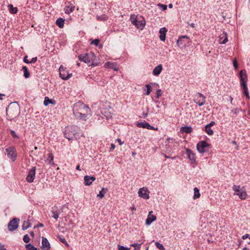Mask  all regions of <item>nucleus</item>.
Returning <instances> with one entry per match:
<instances>
[{"mask_svg":"<svg viewBox=\"0 0 250 250\" xmlns=\"http://www.w3.org/2000/svg\"><path fill=\"white\" fill-rule=\"evenodd\" d=\"M7 119L10 121L17 117L20 113V107L16 103H11L6 109Z\"/></svg>","mask_w":250,"mask_h":250,"instance_id":"obj_1","label":"nucleus"},{"mask_svg":"<svg viewBox=\"0 0 250 250\" xmlns=\"http://www.w3.org/2000/svg\"><path fill=\"white\" fill-rule=\"evenodd\" d=\"M80 61L88 64V65L98 66L99 63L96 62V57L94 53L90 52L78 56Z\"/></svg>","mask_w":250,"mask_h":250,"instance_id":"obj_2","label":"nucleus"},{"mask_svg":"<svg viewBox=\"0 0 250 250\" xmlns=\"http://www.w3.org/2000/svg\"><path fill=\"white\" fill-rule=\"evenodd\" d=\"M79 128L76 126H69L65 127L64 135L66 138L69 140L77 139L79 137Z\"/></svg>","mask_w":250,"mask_h":250,"instance_id":"obj_3","label":"nucleus"},{"mask_svg":"<svg viewBox=\"0 0 250 250\" xmlns=\"http://www.w3.org/2000/svg\"><path fill=\"white\" fill-rule=\"evenodd\" d=\"M239 77L240 79V85L243 89L244 94L246 95L247 98L249 99V93L247 85L248 77L245 70H242L240 72Z\"/></svg>","mask_w":250,"mask_h":250,"instance_id":"obj_4","label":"nucleus"},{"mask_svg":"<svg viewBox=\"0 0 250 250\" xmlns=\"http://www.w3.org/2000/svg\"><path fill=\"white\" fill-rule=\"evenodd\" d=\"M232 189L241 199L245 200L247 198V194L244 188H241L240 186L233 185Z\"/></svg>","mask_w":250,"mask_h":250,"instance_id":"obj_5","label":"nucleus"},{"mask_svg":"<svg viewBox=\"0 0 250 250\" xmlns=\"http://www.w3.org/2000/svg\"><path fill=\"white\" fill-rule=\"evenodd\" d=\"M138 193L140 197L144 199H148L149 198L150 191L147 187L140 188L138 190Z\"/></svg>","mask_w":250,"mask_h":250,"instance_id":"obj_6","label":"nucleus"},{"mask_svg":"<svg viewBox=\"0 0 250 250\" xmlns=\"http://www.w3.org/2000/svg\"><path fill=\"white\" fill-rule=\"evenodd\" d=\"M60 76L63 80H68L71 77L72 74L68 73L66 68L62 65L59 68Z\"/></svg>","mask_w":250,"mask_h":250,"instance_id":"obj_7","label":"nucleus"},{"mask_svg":"<svg viewBox=\"0 0 250 250\" xmlns=\"http://www.w3.org/2000/svg\"><path fill=\"white\" fill-rule=\"evenodd\" d=\"M20 219L15 218L11 220L8 224V229L9 231H13L16 229L19 226Z\"/></svg>","mask_w":250,"mask_h":250,"instance_id":"obj_8","label":"nucleus"},{"mask_svg":"<svg viewBox=\"0 0 250 250\" xmlns=\"http://www.w3.org/2000/svg\"><path fill=\"white\" fill-rule=\"evenodd\" d=\"M7 155L8 158L11 159L12 161H14L17 157L16 150L15 147H11L6 149Z\"/></svg>","mask_w":250,"mask_h":250,"instance_id":"obj_9","label":"nucleus"},{"mask_svg":"<svg viewBox=\"0 0 250 250\" xmlns=\"http://www.w3.org/2000/svg\"><path fill=\"white\" fill-rule=\"evenodd\" d=\"M208 146V144L204 141L199 142L197 145V149L200 153L206 151V148Z\"/></svg>","mask_w":250,"mask_h":250,"instance_id":"obj_10","label":"nucleus"},{"mask_svg":"<svg viewBox=\"0 0 250 250\" xmlns=\"http://www.w3.org/2000/svg\"><path fill=\"white\" fill-rule=\"evenodd\" d=\"M36 167H33L28 172L26 178V181L29 183L33 182L35 177Z\"/></svg>","mask_w":250,"mask_h":250,"instance_id":"obj_11","label":"nucleus"},{"mask_svg":"<svg viewBox=\"0 0 250 250\" xmlns=\"http://www.w3.org/2000/svg\"><path fill=\"white\" fill-rule=\"evenodd\" d=\"M196 97L195 102L200 106L203 105L206 102V97L201 93H198Z\"/></svg>","mask_w":250,"mask_h":250,"instance_id":"obj_12","label":"nucleus"},{"mask_svg":"<svg viewBox=\"0 0 250 250\" xmlns=\"http://www.w3.org/2000/svg\"><path fill=\"white\" fill-rule=\"evenodd\" d=\"M130 19L131 20V22L135 25L136 27L141 29L144 28L145 25V21H138L135 19H133L132 17H131Z\"/></svg>","mask_w":250,"mask_h":250,"instance_id":"obj_13","label":"nucleus"},{"mask_svg":"<svg viewBox=\"0 0 250 250\" xmlns=\"http://www.w3.org/2000/svg\"><path fill=\"white\" fill-rule=\"evenodd\" d=\"M41 249L42 250H49L51 247L47 238L42 237Z\"/></svg>","mask_w":250,"mask_h":250,"instance_id":"obj_14","label":"nucleus"},{"mask_svg":"<svg viewBox=\"0 0 250 250\" xmlns=\"http://www.w3.org/2000/svg\"><path fill=\"white\" fill-rule=\"evenodd\" d=\"M186 154L191 164L195 163L196 160L194 153L189 149H186Z\"/></svg>","mask_w":250,"mask_h":250,"instance_id":"obj_15","label":"nucleus"},{"mask_svg":"<svg viewBox=\"0 0 250 250\" xmlns=\"http://www.w3.org/2000/svg\"><path fill=\"white\" fill-rule=\"evenodd\" d=\"M95 180L96 178L94 176L85 175L84 177V183L85 186H90Z\"/></svg>","mask_w":250,"mask_h":250,"instance_id":"obj_16","label":"nucleus"},{"mask_svg":"<svg viewBox=\"0 0 250 250\" xmlns=\"http://www.w3.org/2000/svg\"><path fill=\"white\" fill-rule=\"evenodd\" d=\"M152 211L149 212V214L146 221V224L147 226L150 225L151 223L156 219V216L154 215L151 214Z\"/></svg>","mask_w":250,"mask_h":250,"instance_id":"obj_17","label":"nucleus"},{"mask_svg":"<svg viewBox=\"0 0 250 250\" xmlns=\"http://www.w3.org/2000/svg\"><path fill=\"white\" fill-rule=\"evenodd\" d=\"M79 106L80 108L83 110V112L87 113L89 111V108L84 104L82 103H77L75 106V108L74 109V111L75 112H78V109H77V106Z\"/></svg>","mask_w":250,"mask_h":250,"instance_id":"obj_18","label":"nucleus"},{"mask_svg":"<svg viewBox=\"0 0 250 250\" xmlns=\"http://www.w3.org/2000/svg\"><path fill=\"white\" fill-rule=\"evenodd\" d=\"M75 6L71 2H68L64 8V11L66 14H69L74 10Z\"/></svg>","mask_w":250,"mask_h":250,"instance_id":"obj_19","label":"nucleus"},{"mask_svg":"<svg viewBox=\"0 0 250 250\" xmlns=\"http://www.w3.org/2000/svg\"><path fill=\"white\" fill-rule=\"evenodd\" d=\"M167 32V29L166 27H162L159 30V38L161 41H165L166 40V33Z\"/></svg>","mask_w":250,"mask_h":250,"instance_id":"obj_20","label":"nucleus"},{"mask_svg":"<svg viewBox=\"0 0 250 250\" xmlns=\"http://www.w3.org/2000/svg\"><path fill=\"white\" fill-rule=\"evenodd\" d=\"M219 38L221 44H225L228 41V35L225 31L219 36Z\"/></svg>","mask_w":250,"mask_h":250,"instance_id":"obj_21","label":"nucleus"},{"mask_svg":"<svg viewBox=\"0 0 250 250\" xmlns=\"http://www.w3.org/2000/svg\"><path fill=\"white\" fill-rule=\"evenodd\" d=\"M163 70V66L162 64H159L156 66L153 69L152 74L154 76H158Z\"/></svg>","mask_w":250,"mask_h":250,"instance_id":"obj_22","label":"nucleus"},{"mask_svg":"<svg viewBox=\"0 0 250 250\" xmlns=\"http://www.w3.org/2000/svg\"><path fill=\"white\" fill-rule=\"evenodd\" d=\"M137 126L139 127H142L144 128H147V129H152L153 128L152 126H151L148 123H146L145 122L139 123L137 124Z\"/></svg>","mask_w":250,"mask_h":250,"instance_id":"obj_23","label":"nucleus"},{"mask_svg":"<svg viewBox=\"0 0 250 250\" xmlns=\"http://www.w3.org/2000/svg\"><path fill=\"white\" fill-rule=\"evenodd\" d=\"M104 67L105 68H109L113 69L115 71H118L119 69L118 67L117 66L116 64L110 62H106L105 64H104Z\"/></svg>","mask_w":250,"mask_h":250,"instance_id":"obj_24","label":"nucleus"},{"mask_svg":"<svg viewBox=\"0 0 250 250\" xmlns=\"http://www.w3.org/2000/svg\"><path fill=\"white\" fill-rule=\"evenodd\" d=\"M108 189L106 188H102L99 193L97 195V197L100 199H102L105 193L107 192Z\"/></svg>","mask_w":250,"mask_h":250,"instance_id":"obj_25","label":"nucleus"},{"mask_svg":"<svg viewBox=\"0 0 250 250\" xmlns=\"http://www.w3.org/2000/svg\"><path fill=\"white\" fill-rule=\"evenodd\" d=\"M101 113L106 119H108L112 117L111 112L109 110H106L103 109L101 110Z\"/></svg>","mask_w":250,"mask_h":250,"instance_id":"obj_26","label":"nucleus"},{"mask_svg":"<svg viewBox=\"0 0 250 250\" xmlns=\"http://www.w3.org/2000/svg\"><path fill=\"white\" fill-rule=\"evenodd\" d=\"M43 103L45 106H47L49 104H55L56 102L54 100L49 99L48 97H45Z\"/></svg>","mask_w":250,"mask_h":250,"instance_id":"obj_27","label":"nucleus"},{"mask_svg":"<svg viewBox=\"0 0 250 250\" xmlns=\"http://www.w3.org/2000/svg\"><path fill=\"white\" fill-rule=\"evenodd\" d=\"M64 20L62 18L58 19L56 21V24L61 28H62L64 26Z\"/></svg>","mask_w":250,"mask_h":250,"instance_id":"obj_28","label":"nucleus"},{"mask_svg":"<svg viewBox=\"0 0 250 250\" xmlns=\"http://www.w3.org/2000/svg\"><path fill=\"white\" fill-rule=\"evenodd\" d=\"M31 223L30 220L27 219L26 221H24L23 223L22 228L23 230L26 229L31 227Z\"/></svg>","mask_w":250,"mask_h":250,"instance_id":"obj_29","label":"nucleus"},{"mask_svg":"<svg viewBox=\"0 0 250 250\" xmlns=\"http://www.w3.org/2000/svg\"><path fill=\"white\" fill-rule=\"evenodd\" d=\"M74 113L76 115L79 117L80 118L83 119V120H84L85 117L87 116V113L86 112H83V113L82 112H76L74 111Z\"/></svg>","mask_w":250,"mask_h":250,"instance_id":"obj_30","label":"nucleus"},{"mask_svg":"<svg viewBox=\"0 0 250 250\" xmlns=\"http://www.w3.org/2000/svg\"><path fill=\"white\" fill-rule=\"evenodd\" d=\"M8 7L10 13L16 14L18 10L17 7H14L12 4H9Z\"/></svg>","mask_w":250,"mask_h":250,"instance_id":"obj_31","label":"nucleus"},{"mask_svg":"<svg viewBox=\"0 0 250 250\" xmlns=\"http://www.w3.org/2000/svg\"><path fill=\"white\" fill-rule=\"evenodd\" d=\"M23 71V76L25 78H27L30 76V73L28 70L27 67L25 66H23L22 68Z\"/></svg>","mask_w":250,"mask_h":250,"instance_id":"obj_32","label":"nucleus"},{"mask_svg":"<svg viewBox=\"0 0 250 250\" xmlns=\"http://www.w3.org/2000/svg\"><path fill=\"white\" fill-rule=\"evenodd\" d=\"M200 196V194L199 192V190L198 188H194V196H193V199H196L198 198H199Z\"/></svg>","mask_w":250,"mask_h":250,"instance_id":"obj_33","label":"nucleus"},{"mask_svg":"<svg viewBox=\"0 0 250 250\" xmlns=\"http://www.w3.org/2000/svg\"><path fill=\"white\" fill-rule=\"evenodd\" d=\"M181 130L187 133H189L192 131V128L189 126H184L181 128Z\"/></svg>","mask_w":250,"mask_h":250,"instance_id":"obj_34","label":"nucleus"},{"mask_svg":"<svg viewBox=\"0 0 250 250\" xmlns=\"http://www.w3.org/2000/svg\"><path fill=\"white\" fill-rule=\"evenodd\" d=\"M205 130L207 133L209 135H212L213 134V131L211 129L210 127L206 125Z\"/></svg>","mask_w":250,"mask_h":250,"instance_id":"obj_35","label":"nucleus"},{"mask_svg":"<svg viewBox=\"0 0 250 250\" xmlns=\"http://www.w3.org/2000/svg\"><path fill=\"white\" fill-rule=\"evenodd\" d=\"M155 245L160 250H165L164 246L162 244H160V243H159L158 242H155Z\"/></svg>","mask_w":250,"mask_h":250,"instance_id":"obj_36","label":"nucleus"},{"mask_svg":"<svg viewBox=\"0 0 250 250\" xmlns=\"http://www.w3.org/2000/svg\"><path fill=\"white\" fill-rule=\"evenodd\" d=\"M25 247L28 250H37V249L31 244H26Z\"/></svg>","mask_w":250,"mask_h":250,"instance_id":"obj_37","label":"nucleus"},{"mask_svg":"<svg viewBox=\"0 0 250 250\" xmlns=\"http://www.w3.org/2000/svg\"><path fill=\"white\" fill-rule=\"evenodd\" d=\"M146 91L145 93L146 95H149L151 91V87L150 84H146Z\"/></svg>","mask_w":250,"mask_h":250,"instance_id":"obj_38","label":"nucleus"},{"mask_svg":"<svg viewBox=\"0 0 250 250\" xmlns=\"http://www.w3.org/2000/svg\"><path fill=\"white\" fill-rule=\"evenodd\" d=\"M97 19L101 21H106L108 19V17L106 15H103L101 16H97Z\"/></svg>","mask_w":250,"mask_h":250,"instance_id":"obj_39","label":"nucleus"},{"mask_svg":"<svg viewBox=\"0 0 250 250\" xmlns=\"http://www.w3.org/2000/svg\"><path fill=\"white\" fill-rule=\"evenodd\" d=\"M142 244V243L140 244H137V243H134L133 244H131V246L134 248L135 250H138L140 249L141 245Z\"/></svg>","mask_w":250,"mask_h":250,"instance_id":"obj_40","label":"nucleus"},{"mask_svg":"<svg viewBox=\"0 0 250 250\" xmlns=\"http://www.w3.org/2000/svg\"><path fill=\"white\" fill-rule=\"evenodd\" d=\"M48 160H49V163L51 164L52 163V164H54V162H53L54 156H53V155L52 154V153H49L48 154Z\"/></svg>","mask_w":250,"mask_h":250,"instance_id":"obj_41","label":"nucleus"},{"mask_svg":"<svg viewBox=\"0 0 250 250\" xmlns=\"http://www.w3.org/2000/svg\"><path fill=\"white\" fill-rule=\"evenodd\" d=\"M23 240L26 243H27L30 241V239L29 236L28 235V234H25L23 236Z\"/></svg>","mask_w":250,"mask_h":250,"instance_id":"obj_42","label":"nucleus"},{"mask_svg":"<svg viewBox=\"0 0 250 250\" xmlns=\"http://www.w3.org/2000/svg\"><path fill=\"white\" fill-rule=\"evenodd\" d=\"M100 42V40L99 39H95L92 40L91 42V44H94L95 46H98L99 45V43Z\"/></svg>","mask_w":250,"mask_h":250,"instance_id":"obj_43","label":"nucleus"},{"mask_svg":"<svg viewBox=\"0 0 250 250\" xmlns=\"http://www.w3.org/2000/svg\"><path fill=\"white\" fill-rule=\"evenodd\" d=\"M188 37L187 36H182L179 38L178 40H177V43L178 44V45H179L180 42L182 41L183 39H188Z\"/></svg>","mask_w":250,"mask_h":250,"instance_id":"obj_44","label":"nucleus"},{"mask_svg":"<svg viewBox=\"0 0 250 250\" xmlns=\"http://www.w3.org/2000/svg\"><path fill=\"white\" fill-rule=\"evenodd\" d=\"M52 217L56 219H58L59 216V214L58 212H56L54 211H52Z\"/></svg>","mask_w":250,"mask_h":250,"instance_id":"obj_45","label":"nucleus"},{"mask_svg":"<svg viewBox=\"0 0 250 250\" xmlns=\"http://www.w3.org/2000/svg\"><path fill=\"white\" fill-rule=\"evenodd\" d=\"M118 250H130V248L121 245H118Z\"/></svg>","mask_w":250,"mask_h":250,"instance_id":"obj_46","label":"nucleus"},{"mask_svg":"<svg viewBox=\"0 0 250 250\" xmlns=\"http://www.w3.org/2000/svg\"><path fill=\"white\" fill-rule=\"evenodd\" d=\"M162 94V92L161 89H158L156 92V96L157 98H159L160 96H161Z\"/></svg>","mask_w":250,"mask_h":250,"instance_id":"obj_47","label":"nucleus"},{"mask_svg":"<svg viewBox=\"0 0 250 250\" xmlns=\"http://www.w3.org/2000/svg\"><path fill=\"white\" fill-rule=\"evenodd\" d=\"M11 133L12 137L14 138H18L19 136L16 134L15 131L11 130Z\"/></svg>","mask_w":250,"mask_h":250,"instance_id":"obj_48","label":"nucleus"},{"mask_svg":"<svg viewBox=\"0 0 250 250\" xmlns=\"http://www.w3.org/2000/svg\"><path fill=\"white\" fill-rule=\"evenodd\" d=\"M158 5L160 7H161L162 10H166L167 9V5H165V4H158Z\"/></svg>","mask_w":250,"mask_h":250,"instance_id":"obj_49","label":"nucleus"},{"mask_svg":"<svg viewBox=\"0 0 250 250\" xmlns=\"http://www.w3.org/2000/svg\"><path fill=\"white\" fill-rule=\"evenodd\" d=\"M233 65L235 69H237L238 68V64L236 59H234L233 61Z\"/></svg>","mask_w":250,"mask_h":250,"instance_id":"obj_50","label":"nucleus"},{"mask_svg":"<svg viewBox=\"0 0 250 250\" xmlns=\"http://www.w3.org/2000/svg\"><path fill=\"white\" fill-rule=\"evenodd\" d=\"M37 60V57H34V58H33L30 61H29V63H35V62H36Z\"/></svg>","mask_w":250,"mask_h":250,"instance_id":"obj_51","label":"nucleus"},{"mask_svg":"<svg viewBox=\"0 0 250 250\" xmlns=\"http://www.w3.org/2000/svg\"><path fill=\"white\" fill-rule=\"evenodd\" d=\"M250 237V235L249 234H245L244 235H243L242 236V239L245 240V239H246L248 238H249Z\"/></svg>","mask_w":250,"mask_h":250,"instance_id":"obj_52","label":"nucleus"},{"mask_svg":"<svg viewBox=\"0 0 250 250\" xmlns=\"http://www.w3.org/2000/svg\"><path fill=\"white\" fill-rule=\"evenodd\" d=\"M215 125V122L214 121H211L209 124L207 125H208L209 127H211L212 126L214 125Z\"/></svg>","mask_w":250,"mask_h":250,"instance_id":"obj_53","label":"nucleus"},{"mask_svg":"<svg viewBox=\"0 0 250 250\" xmlns=\"http://www.w3.org/2000/svg\"><path fill=\"white\" fill-rule=\"evenodd\" d=\"M23 61L24 62L26 63H29V61H28L27 60V56H26L24 57V59H23Z\"/></svg>","mask_w":250,"mask_h":250,"instance_id":"obj_54","label":"nucleus"},{"mask_svg":"<svg viewBox=\"0 0 250 250\" xmlns=\"http://www.w3.org/2000/svg\"><path fill=\"white\" fill-rule=\"evenodd\" d=\"M0 250H6V249L4 247V245L1 244L0 243Z\"/></svg>","mask_w":250,"mask_h":250,"instance_id":"obj_55","label":"nucleus"},{"mask_svg":"<svg viewBox=\"0 0 250 250\" xmlns=\"http://www.w3.org/2000/svg\"><path fill=\"white\" fill-rule=\"evenodd\" d=\"M116 141L118 142L120 145H122L123 144L124 142L121 141V140L119 138H118Z\"/></svg>","mask_w":250,"mask_h":250,"instance_id":"obj_56","label":"nucleus"},{"mask_svg":"<svg viewBox=\"0 0 250 250\" xmlns=\"http://www.w3.org/2000/svg\"><path fill=\"white\" fill-rule=\"evenodd\" d=\"M115 147V145L113 144H111V146H110V150H113Z\"/></svg>","mask_w":250,"mask_h":250,"instance_id":"obj_57","label":"nucleus"},{"mask_svg":"<svg viewBox=\"0 0 250 250\" xmlns=\"http://www.w3.org/2000/svg\"><path fill=\"white\" fill-rule=\"evenodd\" d=\"M60 241L63 243H66V244H67V242H66V241L65 240V239L64 238H60Z\"/></svg>","mask_w":250,"mask_h":250,"instance_id":"obj_58","label":"nucleus"},{"mask_svg":"<svg viewBox=\"0 0 250 250\" xmlns=\"http://www.w3.org/2000/svg\"><path fill=\"white\" fill-rule=\"evenodd\" d=\"M4 96H5L4 94L0 93V100H2L3 99L2 97Z\"/></svg>","mask_w":250,"mask_h":250,"instance_id":"obj_59","label":"nucleus"},{"mask_svg":"<svg viewBox=\"0 0 250 250\" xmlns=\"http://www.w3.org/2000/svg\"><path fill=\"white\" fill-rule=\"evenodd\" d=\"M38 227H43V225L42 223H40L38 225Z\"/></svg>","mask_w":250,"mask_h":250,"instance_id":"obj_60","label":"nucleus"},{"mask_svg":"<svg viewBox=\"0 0 250 250\" xmlns=\"http://www.w3.org/2000/svg\"><path fill=\"white\" fill-rule=\"evenodd\" d=\"M30 235L31 236H32L33 237L34 236V233L33 231H31L30 233Z\"/></svg>","mask_w":250,"mask_h":250,"instance_id":"obj_61","label":"nucleus"},{"mask_svg":"<svg viewBox=\"0 0 250 250\" xmlns=\"http://www.w3.org/2000/svg\"><path fill=\"white\" fill-rule=\"evenodd\" d=\"M76 169H77V170H81L80 167V166H79V165H78V166H77L76 167Z\"/></svg>","mask_w":250,"mask_h":250,"instance_id":"obj_62","label":"nucleus"},{"mask_svg":"<svg viewBox=\"0 0 250 250\" xmlns=\"http://www.w3.org/2000/svg\"><path fill=\"white\" fill-rule=\"evenodd\" d=\"M130 209L132 210H136V208H135V207L133 206V207H131L130 208Z\"/></svg>","mask_w":250,"mask_h":250,"instance_id":"obj_63","label":"nucleus"},{"mask_svg":"<svg viewBox=\"0 0 250 250\" xmlns=\"http://www.w3.org/2000/svg\"><path fill=\"white\" fill-rule=\"evenodd\" d=\"M190 26H191L192 28H194L195 27V24L193 23H192L190 24Z\"/></svg>","mask_w":250,"mask_h":250,"instance_id":"obj_64","label":"nucleus"}]
</instances>
